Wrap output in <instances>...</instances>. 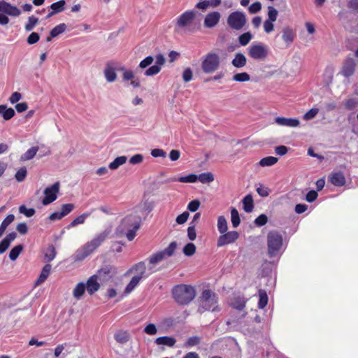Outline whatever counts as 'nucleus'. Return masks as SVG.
<instances>
[{"instance_id":"1","label":"nucleus","mask_w":358,"mask_h":358,"mask_svg":"<svg viewBox=\"0 0 358 358\" xmlns=\"http://www.w3.org/2000/svg\"><path fill=\"white\" fill-rule=\"evenodd\" d=\"M141 222V217L139 215L134 213L127 215L122 219L116 229V233L120 236L125 235L129 241H132L136 236V232L140 228Z\"/></svg>"},{"instance_id":"2","label":"nucleus","mask_w":358,"mask_h":358,"mask_svg":"<svg viewBox=\"0 0 358 358\" xmlns=\"http://www.w3.org/2000/svg\"><path fill=\"white\" fill-rule=\"evenodd\" d=\"M110 234V230L106 229L97 234L92 240L85 243L75 254L76 261H82L92 253L106 240Z\"/></svg>"},{"instance_id":"3","label":"nucleus","mask_w":358,"mask_h":358,"mask_svg":"<svg viewBox=\"0 0 358 358\" xmlns=\"http://www.w3.org/2000/svg\"><path fill=\"white\" fill-rule=\"evenodd\" d=\"M175 301L181 305L190 303L196 296V290L194 287L187 285L176 286L172 291Z\"/></svg>"},{"instance_id":"4","label":"nucleus","mask_w":358,"mask_h":358,"mask_svg":"<svg viewBox=\"0 0 358 358\" xmlns=\"http://www.w3.org/2000/svg\"><path fill=\"white\" fill-rule=\"evenodd\" d=\"M199 310L202 313L204 310L218 312L220 310L217 305V295L209 289L204 290L200 298V306Z\"/></svg>"},{"instance_id":"5","label":"nucleus","mask_w":358,"mask_h":358,"mask_svg":"<svg viewBox=\"0 0 358 358\" xmlns=\"http://www.w3.org/2000/svg\"><path fill=\"white\" fill-rule=\"evenodd\" d=\"M221 64V59L218 54L209 52L201 58V67L206 74H212L217 71Z\"/></svg>"},{"instance_id":"6","label":"nucleus","mask_w":358,"mask_h":358,"mask_svg":"<svg viewBox=\"0 0 358 358\" xmlns=\"http://www.w3.org/2000/svg\"><path fill=\"white\" fill-rule=\"evenodd\" d=\"M196 15V12L192 10H186L180 15L175 24V30L176 32L182 31H192V27L194 24Z\"/></svg>"},{"instance_id":"7","label":"nucleus","mask_w":358,"mask_h":358,"mask_svg":"<svg viewBox=\"0 0 358 358\" xmlns=\"http://www.w3.org/2000/svg\"><path fill=\"white\" fill-rule=\"evenodd\" d=\"M21 14V10L16 6L5 1H0V24L6 25L9 23L10 20L7 15L17 17Z\"/></svg>"},{"instance_id":"8","label":"nucleus","mask_w":358,"mask_h":358,"mask_svg":"<svg viewBox=\"0 0 358 358\" xmlns=\"http://www.w3.org/2000/svg\"><path fill=\"white\" fill-rule=\"evenodd\" d=\"M268 252L271 257L275 256L282 245V235L275 231L268 232L267 235Z\"/></svg>"},{"instance_id":"9","label":"nucleus","mask_w":358,"mask_h":358,"mask_svg":"<svg viewBox=\"0 0 358 358\" xmlns=\"http://www.w3.org/2000/svg\"><path fill=\"white\" fill-rule=\"evenodd\" d=\"M248 55L255 60H264L268 55V48L261 43H252L248 48Z\"/></svg>"},{"instance_id":"10","label":"nucleus","mask_w":358,"mask_h":358,"mask_svg":"<svg viewBox=\"0 0 358 358\" xmlns=\"http://www.w3.org/2000/svg\"><path fill=\"white\" fill-rule=\"evenodd\" d=\"M111 273V268L108 267L103 268L98 271V273L91 276L87 281L85 285L86 289L89 294L92 295L97 292L100 287L98 282V278L101 277L103 274L109 275Z\"/></svg>"},{"instance_id":"11","label":"nucleus","mask_w":358,"mask_h":358,"mask_svg":"<svg viewBox=\"0 0 358 358\" xmlns=\"http://www.w3.org/2000/svg\"><path fill=\"white\" fill-rule=\"evenodd\" d=\"M227 23L231 29L240 30L246 23L245 15L241 11L233 12L228 16Z\"/></svg>"},{"instance_id":"12","label":"nucleus","mask_w":358,"mask_h":358,"mask_svg":"<svg viewBox=\"0 0 358 358\" xmlns=\"http://www.w3.org/2000/svg\"><path fill=\"white\" fill-rule=\"evenodd\" d=\"M131 273H134V276H138L140 279L147 278L155 270L152 266H149L148 268L144 262H140L134 264L129 271Z\"/></svg>"},{"instance_id":"13","label":"nucleus","mask_w":358,"mask_h":358,"mask_svg":"<svg viewBox=\"0 0 358 358\" xmlns=\"http://www.w3.org/2000/svg\"><path fill=\"white\" fill-rule=\"evenodd\" d=\"M59 182H55L50 187L45 188L44 190L45 196L42 201L43 204L46 206L55 201L57 199V194L59 192Z\"/></svg>"},{"instance_id":"14","label":"nucleus","mask_w":358,"mask_h":358,"mask_svg":"<svg viewBox=\"0 0 358 358\" xmlns=\"http://www.w3.org/2000/svg\"><path fill=\"white\" fill-rule=\"evenodd\" d=\"M119 71L122 72V78L124 82L130 81L129 85L134 88H138L141 86V82L138 78L135 76L132 70L121 67L119 69Z\"/></svg>"},{"instance_id":"15","label":"nucleus","mask_w":358,"mask_h":358,"mask_svg":"<svg viewBox=\"0 0 358 358\" xmlns=\"http://www.w3.org/2000/svg\"><path fill=\"white\" fill-rule=\"evenodd\" d=\"M239 235L236 231H227L224 234H221L217 242V247H222L224 245L235 242Z\"/></svg>"},{"instance_id":"16","label":"nucleus","mask_w":358,"mask_h":358,"mask_svg":"<svg viewBox=\"0 0 358 358\" xmlns=\"http://www.w3.org/2000/svg\"><path fill=\"white\" fill-rule=\"evenodd\" d=\"M103 75L108 83H113L117 80L116 66L114 62L106 63L103 69Z\"/></svg>"},{"instance_id":"17","label":"nucleus","mask_w":358,"mask_h":358,"mask_svg":"<svg viewBox=\"0 0 358 358\" xmlns=\"http://www.w3.org/2000/svg\"><path fill=\"white\" fill-rule=\"evenodd\" d=\"M220 17L221 15L219 12L213 11L208 13L204 19V27L206 28H213L215 27L218 24Z\"/></svg>"},{"instance_id":"18","label":"nucleus","mask_w":358,"mask_h":358,"mask_svg":"<svg viewBox=\"0 0 358 358\" xmlns=\"http://www.w3.org/2000/svg\"><path fill=\"white\" fill-rule=\"evenodd\" d=\"M356 67V62L353 59H348L343 64L342 69L341 71V73L345 78H349L352 76L355 71Z\"/></svg>"},{"instance_id":"19","label":"nucleus","mask_w":358,"mask_h":358,"mask_svg":"<svg viewBox=\"0 0 358 358\" xmlns=\"http://www.w3.org/2000/svg\"><path fill=\"white\" fill-rule=\"evenodd\" d=\"M154 205L152 202L145 200L140 202L134 208V213L138 215L139 213L147 215L153 209Z\"/></svg>"},{"instance_id":"20","label":"nucleus","mask_w":358,"mask_h":358,"mask_svg":"<svg viewBox=\"0 0 358 358\" xmlns=\"http://www.w3.org/2000/svg\"><path fill=\"white\" fill-rule=\"evenodd\" d=\"M275 123L279 126L287 127H297L300 124V121L296 118H287L284 117H277L275 118Z\"/></svg>"},{"instance_id":"21","label":"nucleus","mask_w":358,"mask_h":358,"mask_svg":"<svg viewBox=\"0 0 358 358\" xmlns=\"http://www.w3.org/2000/svg\"><path fill=\"white\" fill-rule=\"evenodd\" d=\"M295 38V33L290 27H285L282 31V38L285 43L289 45Z\"/></svg>"},{"instance_id":"22","label":"nucleus","mask_w":358,"mask_h":358,"mask_svg":"<svg viewBox=\"0 0 358 358\" xmlns=\"http://www.w3.org/2000/svg\"><path fill=\"white\" fill-rule=\"evenodd\" d=\"M330 181L331 182L337 187H341L343 186L345 183V178L343 173L341 172H336L333 173L330 176Z\"/></svg>"},{"instance_id":"23","label":"nucleus","mask_w":358,"mask_h":358,"mask_svg":"<svg viewBox=\"0 0 358 358\" xmlns=\"http://www.w3.org/2000/svg\"><path fill=\"white\" fill-rule=\"evenodd\" d=\"M231 64L234 67L241 69L246 65L247 59L243 53L238 52L235 55L234 58L231 61Z\"/></svg>"},{"instance_id":"24","label":"nucleus","mask_w":358,"mask_h":358,"mask_svg":"<svg viewBox=\"0 0 358 358\" xmlns=\"http://www.w3.org/2000/svg\"><path fill=\"white\" fill-rule=\"evenodd\" d=\"M278 161V159L275 157L268 156L262 158L258 163H257L255 166L256 168L259 166L266 167L271 166L275 165Z\"/></svg>"},{"instance_id":"25","label":"nucleus","mask_w":358,"mask_h":358,"mask_svg":"<svg viewBox=\"0 0 358 358\" xmlns=\"http://www.w3.org/2000/svg\"><path fill=\"white\" fill-rule=\"evenodd\" d=\"M176 343V340L173 337L162 336L155 340V343L159 345H166L173 347Z\"/></svg>"},{"instance_id":"26","label":"nucleus","mask_w":358,"mask_h":358,"mask_svg":"<svg viewBox=\"0 0 358 358\" xmlns=\"http://www.w3.org/2000/svg\"><path fill=\"white\" fill-rule=\"evenodd\" d=\"M50 271H51V265L49 264H45L43 266V268L41 272V274L36 282V285H41V283H43V282H45V280L49 276Z\"/></svg>"},{"instance_id":"27","label":"nucleus","mask_w":358,"mask_h":358,"mask_svg":"<svg viewBox=\"0 0 358 358\" xmlns=\"http://www.w3.org/2000/svg\"><path fill=\"white\" fill-rule=\"evenodd\" d=\"M114 338L115 341L120 344H125L130 339L129 333L124 331H119L116 332L114 334Z\"/></svg>"},{"instance_id":"28","label":"nucleus","mask_w":358,"mask_h":358,"mask_svg":"<svg viewBox=\"0 0 358 358\" xmlns=\"http://www.w3.org/2000/svg\"><path fill=\"white\" fill-rule=\"evenodd\" d=\"M243 209L247 213H251L254 208V201L251 194L246 195L243 199Z\"/></svg>"},{"instance_id":"29","label":"nucleus","mask_w":358,"mask_h":358,"mask_svg":"<svg viewBox=\"0 0 358 358\" xmlns=\"http://www.w3.org/2000/svg\"><path fill=\"white\" fill-rule=\"evenodd\" d=\"M0 115L4 120H8L15 115V110L11 108H8L6 105H0Z\"/></svg>"},{"instance_id":"30","label":"nucleus","mask_w":358,"mask_h":358,"mask_svg":"<svg viewBox=\"0 0 358 358\" xmlns=\"http://www.w3.org/2000/svg\"><path fill=\"white\" fill-rule=\"evenodd\" d=\"M127 161V157L126 156H120L116 157L112 162H110L108 165L109 169L111 170H116L120 166L124 164Z\"/></svg>"},{"instance_id":"31","label":"nucleus","mask_w":358,"mask_h":358,"mask_svg":"<svg viewBox=\"0 0 358 358\" xmlns=\"http://www.w3.org/2000/svg\"><path fill=\"white\" fill-rule=\"evenodd\" d=\"M86 289L85 284L84 282H79L75 287L73 291V295L76 299H80L85 294Z\"/></svg>"},{"instance_id":"32","label":"nucleus","mask_w":358,"mask_h":358,"mask_svg":"<svg viewBox=\"0 0 358 358\" xmlns=\"http://www.w3.org/2000/svg\"><path fill=\"white\" fill-rule=\"evenodd\" d=\"M166 257L162 252V251H159L157 253L152 255L149 258V264L150 265L157 264L164 259H165Z\"/></svg>"},{"instance_id":"33","label":"nucleus","mask_w":358,"mask_h":358,"mask_svg":"<svg viewBox=\"0 0 358 358\" xmlns=\"http://www.w3.org/2000/svg\"><path fill=\"white\" fill-rule=\"evenodd\" d=\"M38 151V147H32L29 148L26 152L21 155L20 160L24 162L33 159Z\"/></svg>"},{"instance_id":"34","label":"nucleus","mask_w":358,"mask_h":358,"mask_svg":"<svg viewBox=\"0 0 358 358\" xmlns=\"http://www.w3.org/2000/svg\"><path fill=\"white\" fill-rule=\"evenodd\" d=\"M217 229L220 234H224L228 230L227 221L223 215H220L217 218Z\"/></svg>"},{"instance_id":"35","label":"nucleus","mask_w":358,"mask_h":358,"mask_svg":"<svg viewBox=\"0 0 358 358\" xmlns=\"http://www.w3.org/2000/svg\"><path fill=\"white\" fill-rule=\"evenodd\" d=\"M90 215V213H83L78 217H76L68 226V229L71 227H74L78 224H83L85 221V219Z\"/></svg>"},{"instance_id":"36","label":"nucleus","mask_w":358,"mask_h":358,"mask_svg":"<svg viewBox=\"0 0 358 358\" xmlns=\"http://www.w3.org/2000/svg\"><path fill=\"white\" fill-rule=\"evenodd\" d=\"M343 104L345 109L353 110L358 106V98H348L343 101Z\"/></svg>"},{"instance_id":"37","label":"nucleus","mask_w":358,"mask_h":358,"mask_svg":"<svg viewBox=\"0 0 358 358\" xmlns=\"http://www.w3.org/2000/svg\"><path fill=\"white\" fill-rule=\"evenodd\" d=\"M198 176V180L201 183H209L214 180V176L211 172H205L199 174Z\"/></svg>"},{"instance_id":"38","label":"nucleus","mask_w":358,"mask_h":358,"mask_svg":"<svg viewBox=\"0 0 358 358\" xmlns=\"http://www.w3.org/2000/svg\"><path fill=\"white\" fill-rule=\"evenodd\" d=\"M23 250L22 245H17L13 248L9 252V258L11 261H15L17 259L20 254Z\"/></svg>"},{"instance_id":"39","label":"nucleus","mask_w":358,"mask_h":358,"mask_svg":"<svg viewBox=\"0 0 358 358\" xmlns=\"http://www.w3.org/2000/svg\"><path fill=\"white\" fill-rule=\"evenodd\" d=\"M231 221L234 228H236L241 222L238 211L235 208L231 209Z\"/></svg>"},{"instance_id":"40","label":"nucleus","mask_w":358,"mask_h":358,"mask_svg":"<svg viewBox=\"0 0 358 358\" xmlns=\"http://www.w3.org/2000/svg\"><path fill=\"white\" fill-rule=\"evenodd\" d=\"M56 256V250L52 245L48 246L44 255L45 260L48 262L52 261Z\"/></svg>"},{"instance_id":"41","label":"nucleus","mask_w":358,"mask_h":358,"mask_svg":"<svg viewBox=\"0 0 358 358\" xmlns=\"http://www.w3.org/2000/svg\"><path fill=\"white\" fill-rule=\"evenodd\" d=\"M232 80L239 83L248 82L250 80V76L246 72L238 73L233 76Z\"/></svg>"},{"instance_id":"42","label":"nucleus","mask_w":358,"mask_h":358,"mask_svg":"<svg viewBox=\"0 0 358 358\" xmlns=\"http://www.w3.org/2000/svg\"><path fill=\"white\" fill-rule=\"evenodd\" d=\"M173 181H179L180 182H195L198 180V176L195 174H189L187 176H182L178 179L174 178Z\"/></svg>"},{"instance_id":"43","label":"nucleus","mask_w":358,"mask_h":358,"mask_svg":"<svg viewBox=\"0 0 358 358\" xmlns=\"http://www.w3.org/2000/svg\"><path fill=\"white\" fill-rule=\"evenodd\" d=\"M65 4V0H60L57 2L52 3L50 8L57 14L64 10Z\"/></svg>"},{"instance_id":"44","label":"nucleus","mask_w":358,"mask_h":358,"mask_svg":"<svg viewBox=\"0 0 358 358\" xmlns=\"http://www.w3.org/2000/svg\"><path fill=\"white\" fill-rule=\"evenodd\" d=\"M38 19L37 17H36L33 15L29 17L27 22L26 23V24L24 26L25 30L27 31H31L32 29H34V28L38 24Z\"/></svg>"},{"instance_id":"45","label":"nucleus","mask_w":358,"mask_h":358,"mask_svg":"<svg viewBox=\"0 0 358 358\" xmlns=\"http://www.w3.org/2000/svg\"><path fill=\"white\" fill-rule=\"evenodd\" d=\"M141 279L139 278L138 276H133L129 284L127 285L125 292L126 293H130L131 291L134 289V288L138 285L139 282Z\"/></svg>"},{"instance_id":"46","label":"nucleus","mask_w":358,"mask_h":358,"mask_svg":"<svg viewBox=\"0 0 358 358\" xmlns=\"http://www.w3.org/2000/svg\"><path fill=\"white\" fill-rule=\"evenodd\" d=\"M66 29V25L64 23L59 24V25L56 26L51 30V31H50L51 37H57L59 34L64 32Z\"/></svg>"},{"instance_id":"47","label":"nucleus","mask_w":358,"mask_h":358,"mask_svg":"<svg viewBox=\"0 0 358 358\" xmlns=\"http://www.w3.org/2000/svg\"><path fill=\"white\" fill-rule=\"evenodd\" d=\"M259 300L258 307L261 309L264 308L268 303V296L265 291L259 290Z\"/></svg>"},{"instance_id":"48","label":"nucleus","mask_w":358,"mask_h":358,"mask_svg":"<svg viewBox=\"0 0 358 358\" xmlns=\"http://www.w3.org/2000/svg\"><path fill=\"white\" fill-rule=\"evenodd\" d=\"M182 252L185 256L191 257L196 252V246L192 243H188L183 248Z\"/></svg>"},{"instance_id":"49","label":"nucleus","mask_w":358,"mask_h":358,"mask_svg":"<svg viewBox=\"0 0 358 358\" xmlns=\"http://www.w3.org/2000/svg\"><path fill=\"white\" fill-rule=\"evenodd\" d=\"M15 220V216L13 214L8 215L1 222L0 225V231L4 234L7 227L12 223Z\"/></svg>"},{"instance_id":"50","label":"nucleus","mask_w":358,"mask_h":358,"mask_svg":"<svg viewBox=\"0 0 358 358\" xmlns=\"http://www.w3.org/2000/svg\"><path fill=\"white\" fill-rule=\"evenodd\" d=\"M231 305L236 309L242 310L245 306V301L243 298L237 297L231 302Z\"/></svg>"},{"instance_id":"51","label":"nucleus","mask_w":358,"mask_h":358,"mask_svg":"<svg viewBox=\"0 0 358 358\" xmlns=\"http://www.w3.org/2000/svg\"><path fill=\"white\" fill-rule=\"evenodd\" d=\"M252 36L250 32H245L238 37V41L243 46L248 45L251 41Z\"/></svg>"},{"instance_id":"52","label":"nucleus","mask_w":358,"mask_h":358,"mask_svg":"<svg viewBox=\"0 0 358 358\" xmlns=\"http://www.w3.org/2000/svg\"><path fill=\"white\" fill-rule=\"evenodd\" d=\"M176 248H177V243H176V242L173 241V242H171L166 248H165L164 250H163L162 251L166 257H171L173 255L174 251L176 250Z\"/></svg>"},{"instance_id":"53","label":"nucleus","mask_w":358,"mask_h":358,"mask_svg":"<svg viewBox=\"0 0 358 358\" xmlns=\"http://www.w3.org/2000/svg\"><path fill=\"white\" fill-rule=\"evenodd\" d=\"M161 71V67L158 65H153L150 66L144 73L145 76H152L158 74Z\"/></svg>"},{"instance_id":"54","label":"nucleus","mask_w":358,"mask_h":358,"mask_svg":"<svg viewBox=\"0 0 358 358\" xmlns=\"http://www.w3.org/2000/svg\"><path fill=\"white\" fill-rule=\"evenodd\" d=\"M27 174V169L25 167H22L16 172L15 178L17 182H22L26 178Z\"/></svg>"},{"instance_id":"55","label":"nucleus","mask_w":358,"mask_h":358,"mask_svg":"<svg viewBox=\"0 0 358 358\" xmlns=\"http://www.w3.org/2000/svg\"><path fill=\"white\" fill-rule=\"evenodd\" d=\"M19 212L27 217H32L36 213L35 209L27 208L25 206H20L19 208Z\"/></svg>"},{"instance_id":"56","label":"nucleus","mask_w":358,"mask_h":358,"mask_svg":"<svg viewBox=\"0 0 358 358\" xmlns=\"http://www.w3.org/2000/svg\"><path fill=\"white\" fill-rule=\"evenodd\" d=\"M193 78V71L188 67L185 69L182 72V80L185 83L190 82Z\"/></svg>"},{"instance_id":"57","label":"nucleus","mask_w":358,"mask_h":358,"mask_svg":"<svg viewBox=\"0 0 358 358\" xmlns=\"http://www.w3.org/2000/svg\"><path fill=\"white\" fill-rule=\"evenodd\" d=\"M74 208V204L66 203L62 206L60 212L62 213V215L65 217L66 215L69 214Z\"/></svg>"},{"instance_id":"58","label":"nucleus","mask_w":358,"mask_h":358,"mask_svg":"<svg viewBox=\"0 0 358 358\" xmlns=\"http://www.w3.org/2000/svg\"><path fill=\"white\" fill-rule=\"evenodd\" d=\"M318 112V108H313L303 115V119L305 120H312L317 115Z\"/></svg>"},{"instance_id":"59","label":"nucleus","mask_w":358,"mask_h":358,"mask_svg":"<svg viewBox=\"0 0 358 358\" xmlns=\"http://www.w3.org/2000/svg\"><path fill=\"white\" fill-rule=\"evenodd\" d=\"M154 58L152 56H148L139 63L140 69H145L152 64Z\"/></svg>"},{"instance_id":"60","label":"nucleus","mask_w":358,"mask_h":358,"mask_svg":"<svg viewBox=\"0 0 358 358\" xmlns=\"http://www.w3.org/2000/svg\"><path fill=\"white\" fill-rule=\"evenodd\" d=\"M278 13V10L274 7H268V20L275 22L277 20Z\"/></svg>"},{"instance_id":"61","label":"nucleus","mask_w":358,"mask_h":358,"mask_svg":"<svg viewBox=\"0 0 358 358\" xmlns=\"http://www.w3.org/2000/svg\"><path fill=\"white\" fill-rule=\"evenodd\" d=\"M200 205H201V202L199 200L195 199V200L190 201L188 203L187 208L188 210H189L191 212H196L200 207Z\"/></svg>"},{"instance_id":"62","label":"nucleus","mask_w":358,"mask_h":358,"mask_svg":"<svg viewBox=\"0 0 358 358\" xmlns=\"http://www.w3.org/2000/svg\"><path fill=\"white\" fill-rule=\"evenodd\" d=\"M189 216V213L187 211H185L182 214L177 216L176 222L178 224H183L187 221Z\"/></svg>"},{"instance_id":"63","label":"nucleus","mask_w":358,"mask_h":358,"mask_svg":"<svg viewBox=\"0 0 358 358\" xmlns=\"http://www.w3.org/2000/svg\"><path fill=\"white\" fill-rule=\"evenodd\" d=\"M267 216L264 214H262L255 219V224L258 227H262L265 225L267 223Z\"/></svg>"},{"instance_id":"64","label":"nucleus","mask_w":358,"mask_h":358,"mask_svg":"<svg viewBox=\"0 0 358 358\" xmlns=\"http://www.w3.org/2000/svg\"><path fill=\"white\" fill-rule=\"evenodd\" d=\"M261 9H262V3L259 1H256L253 3H252L248 8V10L251 14H255V13L260 11Z\"/></svg>"}]
</instances>
